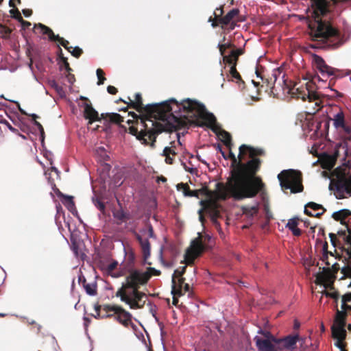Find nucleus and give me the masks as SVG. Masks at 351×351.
I'll return each instance as SVG.
<instances>
[{"mask_svg":"<svg viewBox=\"0 0 351 351\" xmlns=\"http://www.w3.org/2000/svg\"><path fill=\"white\" fill-rule=\"evenodd\" d=\"M177 189L178 191L182 190L184 196H188V193H191V189L188 184L186 183H180L177 185Z\"/></svg>","mask_w":351,"mask_h":351,"instance_id":"79ce46f5","label":"nucleus"},{"mask_svg":"<svg viewBox=\"0 0 351 351\" xmlns=\"http://www.w3.org/2000/svg\"><path fill=\"white\" fill-rule=\"evenodd\" d=\"M258 351H278L280 347H276V343L271 339H263L258 336L254 339Z\"/></svg>","mask_w":351,"mask_h":351,"instance_id":"a211bd4d","label":"nucleus"},{"mask_svg":"<svg viewBox=\"0 0 351 351\" xmlns=\"http://www.w3.org/2000/svg\"><path fill=\"white\" fill-rule=\"evenodd\" d=\"M239 73V72L237 70V66L236 65H232L230 68V74L231 77H232L233 75H237Z\"/></svg>","mask_w":351,"mask_h":351,"instance_id":"6e6d98bb","label":"nucleus"},{"mask_svg":"<svg viewBox=\"0 0 351 351\" xmlns=\"http://www.w3.org/2000/svg\"><path fill=\"white\" fill-rule=\"evenodd\" d=\"M113 315H111L110 313H106V315H100V312L97 313V315L95 316V318H108V317H112Z\"/></svg>","mask_w":351,"mask_h":351,"instance_id":"4d7b16f0","label":"nucleus"},{"mask_svg":"<svg viewBox=\"0 0 351 351\" xmlns=\"http://www.w3.org/2000/svg\"><path fill=\"white\" fill-rule=\"evenodd\" d=\"M135 237L139 242L142 254L145 260L150 256V243L147 239H144L138 233H135Z\"/></svg>","mask_w":351,"mask_h":351,"instance_id":"5701e85b","label":"nucleus"},{"mask_svg":"<svg viewBox=\"0 0 351 351\" xmlns=\"http://www.w3.org/2000/svg\"><path fill=\"white\" fill-rule=\"evenodd\" d=\"M62 64L64 69L67 72H70L72 69L70 67L69 63L68 62L67 58L64 56H60V60Z\"/></svg>","mask_w":351,"mask_h":351,"instance_id":"8fccbe9b","label":"nucleus"},{"mask_svg":"<svg viewBox=\"0 0 351 351\" xmlns=\"http://www.w3.org/2000/svg\"><path fill=\"white\" fill-rule=\"evenodd\" d=\"M12 30L5 26L0 23V35L3 38L7 39L10 37Z\"/></svg>","mask_w":351,"mask_h":351,"instance_id":"4c0bfd02","label":"nucleus"},{"mask_svg":"<svg viewBox=\"0 0 351 351\" xmlns=\"http://www.w3.org/2000/svg\"><path fill=\"white\" fill-rule=\"evenodd\" d=\"M133 120H128L130 125L129 133L134 135L142 144L155 147L157 136L162 132H171L182 129L185 125V120L176 116L173 111L165 113L164 119L149 117L141 114L138 116L134 112H129Z\"/></svg>","mask_w":351,"mask_h":351,"instance_id":"f03ea898","label":"nucleus"},{"mask_svg":"<svg viewBox=\"0 0 351 351\" xmlns=\"http://www.w3.org/2000/svg\"><path fill=\"white\" fill-rule=\"evenodd\" d=\"M173 113L185 120L186 125L182 128H185L189 122L188 117L193 118H199L204 121V124L217 133L219 129L217 125V119L213 114L208 112L205 106L199 102L191 99H183L182 101L175 104L173 108Z\"/></svg>","mask_w":351,"mask_h":351,"instance_id":"7ed1b4c3","label":"nucleus"},{"mask_svg":"<svg viewBox=\"0 0 351 351\" xmlns=\"http://www.w3.org/2000/svg\"><path fill=\"white\" fill-rule=\"evenodd\" d=\"M280 186L284 192L290 190L291 193H301L304 190L302 174L295 169L282 170L278 175Z\"/></svg>","mask_w":351,"mask_h":351,"instance_id":"39448f33","label":"nucleus"},{"mask_svg":"<svg viewBox=\"0 0 351 351\" xmlns=\"http://www.w3.org/2000/svg\"><path fill=\"white\" fill-rule=\"evenodd\" d=\"M14 12H16L17 14V16H14V18L16 19L19 22L21 23V26L23 29H28L31 25V23L27 21H25L23 17L21 15V13L19 10H14Z\"/></svg>","mask_w":351,"mask_h":351,"instance_id":"e433bc0d","label":"nucleus"},{"mask_svg":"<svg viewBox=\"0 0 351 351\" xmlns=\"http://www.w3.org/2000/svg\"><path fill=\"white\" fill-rule=\"evenodd\" d=\"M135 263V254L132 251H130L126 252L125 254V260L121 265L120 269L119 270V274L115 275V277H121L123 276L127 271L136 269L134 267Z\"/></svg>","mask_w":351,"mask_h":351,"instance_id":"f3484780","label":"nucleus"},{"mask_svg":"<svg viewBox=\"0 0 351 351\" xmlns=\"http://www.w3.org/2000/svg\"><path fill=\"white\" fill-rule=\"evenodd\" d=\"M95 206L101 212H104L106 209L105 204L99 198L93 199Z\"/></svg>","mask_w":351,"mask_h":351,"instance_id":"a18cd8bd","label":"nucleus"},{"mask_svg":"<svg viewBox=\"0 0 351 351\" xmlns=\"http://www.w3.org/2000/svg\"><path fill=\"white\" fill-rule=\"evenodd\" d=\"M103 311L106 313L112 312V317L125 327L133 324L132 322V315L120 306L105 304L103 305Z\"/></svg>","mask_w":351,"mask_h":351,"instance_id":"f8f14e48","label":"nucleus"},{"mask_svg":"<svg viewBox=\"0 0 351 351\" xmlns=\"http://www.w3.org/2000/svg\"><path fill=\"white\" fill-rule=\"evenodd\" d=\"M73 56H74L76 58H78L81 56V55L83 53V51L81 48L79 47H72L71 49V51H69Z\"/></svg>","mask_w":351,"mask_h":351,"instance_id":"09e8293b","label":"nucleus"},{"mask_svg":"<svg viewBox=\"0 0 351 351\" xmlns=\"http://www.w3.org/2000/svg\"><path fill=\"white\" fill-rule=\"evenodd\" d=\"M147 230H148V236L149 237H154V229H153V227L152 226V225H149L148 227H147Z\"/></svg>","mask_w":351,"mask_h":351,"instance_id":"e2e57ef3","label":"nucleus"},{"mask_svg":"<svg viewBox=\"0 0 351 351\" xmlns=\"http://www.w3.org/2000/svg\"><path fill=\"white\" fill-rule=\"evenodd\" d=\"M204 250V245L202 243V237L199 234L191 241L190 247L186 250L184 254V263L186 265L193 264L195 260L199 256Z\"/></svg>","mask_w":351,"mask_h":351,"instance_id":"ddd939ff","label":"nucleus"},{"mask_svg":"<svg viewBox=\"0 0 351 351\" xmlns=\"http://www.w3.org/2000/svg\"><path fill=\"white\" fill-rule=\"evenodd\" d=\"M83 287L88 295L94 296L97 294V286L95 282L87 283L86 280H84L83 282Z\"/></svg>","mask_w":351,"mask_h":351,"instance_id":"72a5a7b5","label":"nucleus"},{"mask_svg":"<svg viewBox=\"0 0 351 351\" xmlns=\"http://www.w3.org/2000/svg\"><path fill=\"white\" fill-rule=\"evenodd\" d=\"M351 301V293H346L342 296L341 298V311L346 312L347 310L351 311V306L348 305L346 303Z\"/></svg>","mask_w":351,"mask_h":351,"instance_id":"c9c22d12","label":"nucleus"},{"mask_svg":"<svg viewBox=\"0 0 351 351\" xmlns=\"http://www.w3.org/2000/svg\"><path fill=\"white\" fill-rule=\"evenodd\" d=\"M282 73V70L280 69H274L271 73V76H269L267 78H265V82L267 84V88L271 90L273 92V88H274V84L277 81L278 78Z\"/></svg>","mask_w":351,"mask_h":351,"instance_id":"bb28decb","label":"nucleus"},{"mask_svg":"<svg viewBox=\"0 0 351 351\" xmlns=\"http://www.w3.org/2000/svg\"><path fill=\"white\" fill-rule=\"evenodd\" d=\"M329 237L330 239V241L332 243V245H335V241L337 240L336 234L334 233H330Z\"/></svg>","mask_w":351,"mask_h":351,"instance_id":"69168bd1","label":"nucleus"},{"mask_svg":"<svg viewBox=\"0 0 351 351\" xmlns=\"http://www.w3.org/2000/svg\"><path fill=\"white\" fill-rule=\"evenodd\" d=\"M326 210L322 205L311 202L306 204L304 213L309 217L319 218Z\"/></svg>","mask_w":351,"mask_h":351,"instance_id":"aec40b11","label":"nucleus"},{"mask_svg":"<svg viewBox=\"0 0 351 351\" xmlns=\"http://www.w3.org/2000/svg\"><path fill=\"white\" fill-rule=\"evenodd\" d=\"M259 333L263 334L266 337L265 339H271L273 341V338H276L270 332H263V330H260Z\"/></svg>","mask_w":351,"mask_h":351,"instance_id":"5fc2aeb1","label":"nucleus"},{"mask_svg":"<svg viewBox=\"0 0 351 351\" xmlns=\"http://www.w3.org/2000/svg\"><path fill=\"white\" fill-rule=\"evenodd\" d=\"M96 73L98 78L97 84H103L104 83V81L106 80V77H104L105 73L104 71L101 69H97Z\"/></svg>","mask_w":351,"mask_h":351,"instance_id":"c03bdc74","label":"nucleus"},{"mask_svg":"<svg viewBox=\"0 0 351 351\" xmlns=\"http://www.w3.org/2000/svg\"><path fill=\"white\" fill-rule=\"evenodd\" d=\"M59 197H62L64 199L62 200V204L67 208V209L71 212L73 214H74V212H76V208L75 203L73 199L72 196H68L62 194V193L59 192L58 194Z\"/></svg>","mask_w":351,"mask_h":351,"instance_id":"c85d7f7f","label":"nucleus"},{"mask_svg":"<svg viewBox=\"0 0 351 351\" xmlns=\"http://www.w3.org/2000/svg\"><path fill=\"white\" fill-rule=\"evenodd\" d=\"M219 136L223 143L229 149H231L232 145V136L229 132L226 130H221L219 133Z\"/></svg>","mask_w":351,"mask_h":351,"instance_id":"473e14b6","label":"nucleus"},{"mask_svg":"<svg viewBox=\"0 0 351 351\" xmlns=\"http://www.w3.org/2000/svg\"><path fill=\"white\" fill-rule=\"evenodd\" d=\"M123 276H125V282L118 289L123 290V292H126L127 289H132V291H138L150 280V276L148 274H145L143 269L137 268L125 271Z\"/></svg>","mask_w":351,"mask_h":351,"instance_id":"0eeeda50","label":"nucleus"},{"mask_svg":"<svg viewBox=\"0 0 351 351\" xmlns=\"http://www.w3.org/2000/svg\"><path fill=\"white\" fill-rule=\"evenodd\" d=\"M101 119L108 120L110 122L119 124L123 127L121 123L123 122V117L118 113H102Z\"/></svg>","mask_w":351,"mask_h":351,"instance_id":"cd10ccee","label":"nucleus"},{"mask_svg":"<svg viewBox=\"0 0 351 351\" xmlns=\"http://www.w3.org/2000/svg\"><path fill=\"white\" fill-rule=\"evenodd\" d=\"M239 14V10L237 8L230 10L224 16L219 19V24L221 25V28H224V26L230 23L233 19L238 16Z\"/></svg>","mask_w":351,"mask_h":351,"instance_id":"a878e982","label":"nucleus"},{"mask_svg":"<svg viewBox=\"0 0 351 351\" xmlns=\"http://www.w3.org/2000/svg\"><path fill=\"white\" fill-rule=\"evenodd\" d=\"M145 274H148L150 276V278L152 276H160L161 274V272L160 270L156 269L154 267H149L146 269V270H144Z\"/></svg>","mask_w":351,"mask_h":351,"instance_id":"de8ad7c7","label":"nucleus"},{"mask_svg":"<svg viewBox=\"0 0 351 351\" xmlns=\"http://www.w3.org/2000/svg\"><path fill=\"white\" fill-rule=\"evenodd\" d=\"M298 339V335H288L283 338H273V341L274 343L278 345L282 343V348L293 350L295 348Z\"/></svg>","mask_w":351,"mask_h":351,"instance_id":"6ab92c4d","label":"nucleus"},{"mask_svg":"<svg viewBox=\"0 0 351 351\" xmlns=\"http://www.w3.org/2000/svg\"><path fill=\"white\" fill-rule=\"evenodd\" d=\"M294 236L299 237L302 234V230L298 227L291 230Z\"/></svg>","mask_w":351,"mask_h":351,"instance_id":"680f3d73","label":"nucleus"},{"mask_svg":"<svg viewBox=\"0 0 351 351\" xmlns=\"http://www.w3.org/2000/svg\"><path fill=\"white\" fill-rule=\"evenodd\" d=\"M171 147H165L162 152V156L165 157V162L167 164L171 165L173 162V157L177 154L175 149V142L172 141L170 143Z\"/></svg>","mask_w":351,"mask_h":351,"instance_id":"393cba45","label":"nucleus"},{"mask_svg":"<svg viewBox=\"0 0 351 351\" xmlns=\"http://www.w3.org/2000/svg\"><path fill=\"white\" fill-rule=\"evenodd\" d=\"M29 116L32 117V120L34 121V124L38 128V130L40 131L41 137L44 138V128L43 125L38 121H36L38 116L35 114H30Z\"/></svg>","mask_w":351,"mask_h":351,"instance_id":"ea45409f","label":"nucleus"},{"mask_svg":"<svg viewBox=\"0 0 351 351\" xmlns=\"http://www.w3.org/2000/svg\"><path fill=\"white\" fill-rule=\"evenodd\" d=\"M351 215V211L348 209H342L337 212H335L332 215V217L337 221H340L341 224H346L344 220L346 218Z\"/></svg>","mask_w":351,"mask_h":351,"instance_id":"7c9ffc66","label":"nucleus"},{"mask_svg":"<svg viewBox=\"0 0 351 351\" xmlns=\"http://www.w3.org/2000/svg\"><path fill=\"white\" fill-rule=\"evenodd\" d=\"M25 16L28 17L32 14V10L30 9H23L22 10Z\"/></svg>","mask_w":351,"mask_h":351,"instance_id":"0e129e2a","label":"nucleus"},{"mask_svg":"<svg viewBox=\"0 0 351 351\" xmlns=\"http://www.w3.org/2000/svg\"><path fill=\"white\" fill-rule=\"evenodd\" d=\"M330 289L333 290V291H325L324 294H325L326 297L331 298L337 302L338 300L339 296V293L337 291L334 290L333 287H331Z\"/></svg>","mask_w":351,"mask_h":351,"instance_id":"37998d69","label":"nucleus"},{"mask_svg":"<svg viewBox=\"0 0 351 351\" xmlns=\"http://www.w3.org/2000/svg\"><path fill=\"white\" fill-rule=\"evenodd\" d=\"M218 47H219L221 55L223 57V56H226L225 52L227 49H234L235 46L234 44L229 42L227 43L219 44Z\"/></svg>","mask_w":351,"mask_h":351,"instance_id":"58836bf2","label":"nucleus"},{"mask_svg":"<svg viewBox=\"0 0 351 351\" xmlns=\"http://www.w3.org/2000/svg\"><path fill=\"white\" fill-rule=\"evenodd\" d=\"M244 212H245L246 214H250L251 215H254V214L257 213V212H258V209H257V208H256V207H255V206H252V207H251V208H250V210H249V211H247V210H245Z\"/></svg>","mask_w":351,"mask_h":351,"instance_id":"bf43d9fd","label":"nucleus"},{"mask_svg":"<svg viewBox=\"0 0 351 351\" xmlns=\"http://www.w3.org/2000/svg\"><path fill=\"white\" fill-rule=\"evenodd\" d=\"M346 230H339L337 234L339 236L342 237L343 241L346 244L348 245V248L346 249L347 254L348 255L349 258L351 259V226L346 224ZM342 271L350 278H351V267H348L347 268H343Z\"/></svg>","mask_w":351,"mask_h":351,"instance_id":"dca6fc26","label":"nucleus"},{"mask_svg":"<svg viewBox=\"0 0 351 351\" xmlns=\"http://www.w3.org/2000/svg\"><path fill=\"white\" fill-rule=\"evenodd\" d=\"M346 312L337 310L334 323L331 326L332 337L334 339L339 340H344L346 339Z\"/></svg>","mask_w":351,"mask_h":351,"instance_id":"9b49d317","label":"nucleus"},{"mask_svg":"<svg viewBox=\"0 0 351 351\" xmlns=\"http://www.w3.org/2000/svg\"><path fill=\"white\" fill-rule=\"evenodd\" d=\"M116 296L119 297L121 300L128 304L132 309L143 308L147 298L146 294L139 290L131 291L129 294L123 290H118Z\"/></svg>","mask_w":351,"mask_h":351,"instance_id":"9d476101","label":"nucleus"},{"mask_svg":"<svg viewBox=\"0 0 351 351\" xmlns=\"http://www.w3.org/2000/svg\"><path fill=\"white\" fill-rule=\"evenodd\" d=\"M232 78H234L237 83H244L239 73L237 75H233Z\"/></svg>","mask_w":351,"mask_h":351,"instance_id":"338daca9","label":"nucleus"},{"mask_svg":"<svg viewBox=\"0 0 351 351\" xmlns=\"http://www.w3.org/2000/svg\"><path fill=\"white\" fill-rule=\"evenodd\" d=\"M186 269V265L180 267L179 268L176 269L174 271L173 276H174L175 278L182 277V275L185 273Z\"/></svg>","mask_w":351,"mask_h":351,"instance_id":"49530a36","label":"nucleus"},{"mask_svg":"<svg viewBox=\"0 0 351 351\" xmlns=\"http://www.w3.org/2000/svg\"><path fill=\"white\" fill-rule=\"evenodd\" d=\"M245 53L242 48H237L231 50L230 54L223 56V62L230 66L237 64L239 57Z\"/></svg>","mask_w":351,"mask_h":351,"instance_id":"412c9836","label":"nucleus"},{"mask_svg":"<svg viewBox=\"0 0 351 351\" xmlns=\"http://www.w3.org/2000/svg\"><path fill=\"white\" fill-rule=\"evenodd\" d=\"M223 11L222 8H217L214 12V19H213L212 16L209 18L208 21H212L213 27H216L219 25V19L222 18L221 15L223 14Z\"/></svg>","mask_w":351,"mask_h":351,"instance_id":"f704fd0d","label":"nucleus"},{"mask_svg":"<svg viewBox=\"0 0 351 351\" xmlns=\"http://www.w3.org/2000/svg\"><path fill=\"white\" fill-rule=\"evenodd\" d=\"M330 188L334 187L339 198H343L344 193L351 195V173L346 167H338L332 172Z\"/></svg>","mask_w":351,"mask_h":351,"instance_id":"423d86ee","label":"nucleus"},{"mask_svg":"<svg viewBox=\"0 0 351 351\" xmlns=\"http://www.w3.org/2000/svg\"><path fill=\"white\" fill-rule=\"evenodd\" d=\"M107 91L110 95H115L118 92L117 88L113 86L109 85L107 87Z\"/></svg>","mask_w":351,"mask_h":351,"instance_id":"864d4df0","label":"nucleus"},{"mask_svg":"<svg viewBox=\"0 0 351 351\" xmlns=\"http://www.w3.org/2000/svg\"><path fill=\"white\" fill-rule=\"evenodd\" d=\"M56 207V211H57L56 217L58 215H64V212L62 209V207L61 206V205L60 204H57Z\"/></svg>","mask_w":351,"mask_h":351,"instance_id":"13d9d810","label":"nucleus"},{"mask_svg":"<svg viewBox=\"0 0 351 351\" xmlns=\"http://www.w3.org/2000/svg\"><path fill=\"white\" fill-rule=\"evenodd\" d=\"M135 99L133 101L128 97L129 102L125 101L122 99H119V101H121L124 103L128 104V107L135 109L140 114L147 115L149 117H155L163 119L165 116V113L173 111L175 104H177L176 99L171 98L167 101L159 103L143 105L142 95L140 93L135 94Z\"/></svg>","mask_w":351,"mask_h":351,"instance_id":"20e7f679","label":"nucleus"},{"mask_svg":"<svg viewBox=\"0 0 351 351\" xmlns=\"http://www.w3.org/2000/svg\"><path fill=\"white\" fill-rule=\"evenodd\" d=\"M80 99L84 101L82 105L84 107V117L88 120L89 124L101 119V117H99L98 112L93 107L87 97L80 96Z\"/></svg>","mask_w":351,"mask_h":351,"instance_id":"2eb2a0df","label":"nucleus"},{"mask_svg":"<svg viewBox=\"0 0 351 351\" xmlns=\"http://www.w3.org/2000/svg\"><path fill=\"white\" fill-rule=\"evenodd\" d=\"M203 194L208 199L214 200L226 199L230 196V193L223 182H217L215 184V189L212 191L207 187H203L199 190H191V193H188L187 197H198L199 194Z\"/></svg>","mask_w":351,"mask_h":351,"instance_id":"1a4fd4ad","label":"nucleus"},{"mask_svg":"<svg viewBox=\"0 0 351 351\" xmlns=\"http://www.w3.org/2000/svg\"><path fill=\"white\" fill-rule=\"evenodd\" d=\"M264 156V149L245 144L239 147L237 157L230 149L228 157L234 168L227 182L224 183L230 196L241 200L254 197L265 190V183L261 177L256 176L262 165V160L259 157Z\"/></svg>","mask_w":351,"mask_h":351,"instance_id":"f257e3e1","label":"nucleus"},{"mask_svg":"<svg viewBox=\"0 0 351 351\" xmlns=\"http://www.w3.org/2000/svg\"><path fill=\"white\" fill-rule=\"evenodd\" d=\"M256 76L257 77H259L261 78V80H262L263 82H265V79L264 78V77L262 75V73L261 72V71L259 70V69H256Z\"/></svg>","mask_w":351,"mask_h":351,"instance_id":"774afa93","label":"nucleus"},{"mask_svg":"<svg viewBox=\"0 0 351 351\" xmlns=\"http://www.w3.org/2000/svg\"><path fill=\"white\" fill-rule=\"evenodd\" d=\"M316 80L319 82L326 81V80H324L319 76H315L313 77V82H307L304 86L302 85L300 87L292 88L290 91L293 97H295L296 99H301L302 101H306L308 99L310 102L314 101H315V105L319 106V95L317 92L315 91V83Z\"/></svg>","mask_w":351,"mask_h":351,"instance_id":"6e6552de","label":"nucleus"},{"mask_svg":"<svg viewBox=\"0 0 351 351\" xmlns=\"http://www.w3.org/2000/svg\"><path fill=\"white\" fill-rule=\"evenodd\" d=\"M343 340L337 339V342L335 343V346L340 349L341 351L346 350L345 344L343 343Z\"/></svg>","mask_w":351,"mask_h":351,"instance_id":"603ef678","label":"nucleus"},{"mask_svg":"<svg viewBox=\"0 0 351 351\" xmlns=\"http://www.w3.org/2000/svg\"><path fill=\"white\" fill-rule=\"evenodd\" d=\"M115 217L120 220H125L126 219L125 214L123 211L118 212Z\"/></svg>","mask_w":351,"mask_h":351,"instance_id":"052dcab7","label":"nucleus"},{"mask_svg":"<svg viewBox=\"0 0 351 351\" xmlns=\"http://www.w3.org/2000/svg\"><path fill=\"white\" fill-rule=\"evenodd\" d=\"M174 276H172V290L171 293L174 295L181 296L183 295L182 286L185 284V278L182 277L177 278L178 282H176Z\"/></svg>","mask_w":351,"mask_h":351,"instance_id":"b1692460","label":"nucleus"},{"mask_svg":"<svg viewBox=\"0 0 351 351\" xmlns=\"http://www.w3.org/2000/svg\"><path fill=\"white\" fill-rule=\"evenodd\" d=\"M217 201L208 199L206 203V208L208 210L213 223L216 226H219V224L217 221V218L220 216L219 211L217 209Z\"/></svg>","mask_w":351,"mask_h":351,"instance_id":"4be33fe9","label":"nucleus"},{"mask_svg":"<svg viewBox=\"0 0 351 351\" xmlns=\"http://www.w3.org/2000/svg\"><path fill=\"white\" fill-rule=\"evenodd\" d=\"M117 266H118V262L117 261H113L112 263H110L108 265L102 267L101 269L104 271V272L106 274L112 276V278H117V277H115L114 276L118 274L119 271L117 272H114V271L117 267Z\"/></svg>","mask_w":351,"mask_h":351,"instance_id":"2f4dec72","label":"nucleus"},{"mask_svg":"<svg viewBox=\"0 0 351 351\" xmlns=\"http://www.w3.org/2000/svg\"><path fill=\"white\" fill-rule=\"evenodd\" d=\"M298 222L299 219L298 217L290 219L286 224V228H289L290 230H292L293 229L298 227Z\"/></svg>","mask_w":351,"mask_h":351,"instance_id":"a19ab883","label":"nucleus"},{"mask_svg":"<svg viewBox=\"0 0 351 351\" xmlns=\"http://www.w3.org/2000/svg\"><path fill=\"white\" fill-rule=\"evenodd\" d=\"M333 123L336 128H343L347 131V128L345 123V117L343 111L340 110L337 113L333 118Z\"/></svg>","mask_w":351,"mask_h":351,"instance_id":"c756f323","label":"nucleus"},{"mask_svg":"<svg viewBox=\"0 0 351 351\" xmlns=\"http://www.w3.org/2000/svg\"><path fill=\"white\" fill-rule=\"evenodd\" d=\"M34 32L36 34L48 36L49 40L58 42L59 44L63 46L68 51H71L72 49V47L69 46V43L68 40L60 37L59 35H55L51 28L42 23H38L34 25Z\"/></svg>","mask_w":351,"mask_h":351,"instance_id":"4468645a","label":"nucleus"},{"mask_svg":"<svg viewBox=\"0 0 351 351\" xmlns=\"http://www.w3.org/2000/svg\"><path fill=\"white\" fill-rule=\"evenodd\" d=\"M0 123H3V124H5L8 128L12 132H14V133H16L18 132L17 129L14 128V127H12L10 123L5 119H0Z\"/></svg>","mask_w":351,"mask_h":351,"instance_id":"3c124183","label":"nucleus"}]
</instances>
